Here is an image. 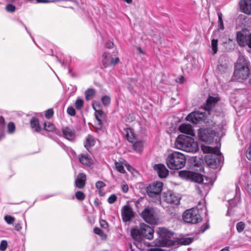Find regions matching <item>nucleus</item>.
Here are the masks:
<instances>
[{"label":"nucleus","instance_id":"obj_1","mask_svg":"<svg viewBox=\"0 0 251 251\" xmlns=\"http://www.w3.org/2000/svg\"><path fill=\"white\" fill-rule=\"evenodd\" d=\"M201 149L205 153V161L208 166L212 168H217L222 165L224 157L218 147L212 148L208 146L201 145Z\"/></svg>","mask_w":251,"mask_h":251},{"label":"nucleus","instance_id":"obj_2","mask_svg":"<svg viewBox=\"0 0 251 251\" xmlns=\"http://www.w3.org/2000/svg\"><path fill=\"white\" fill-rule=\"evenodd\" d=\"M175 145L176 149L188 152L195 153L199 149L197 142L193 138L184 135L177 137Z\"/></svg>","mask_w":251,"mask_h":251},{"label":"nucleus","instance_id":"obj_3","mask_svg":"<svg viewBox=\"0 0 251 251\" xmlns=\"http://www.w3.org/2000/svg\"><path fill=\"white\" fill-rule=\"evenodd\" d=\"M249 61L245 56L240 55L235 65L234 75L237 79H244L249 76Z\"/></svg>","mask_w":251,"mask_h":251},{"label":"nucleus","instance_id":"obj_4","mask_svg":"<svg viewBox=\"0 0 251 251\" xmlns=\"http://www.w3.org/2000/svg\"><path fill=\"white\" fill-rule=\"evenodd\" d=\"M168 167L172 170L182 168L186 164V158L183 154L178 151H174L169 154L166 159Z\"/></svg>","mask_w":251,"mask_h":251},{"label":"nucleus","instance_id":"obj_5","mask_svg":"<svg viewBox=\"0 0 251 251\" xmlns=\"http://www.w3.org/2000/svg\"><path fill=\"white\" fill-rule=\"evenodd\" d=\"M163 185L162 182L157 181L152 183L147 187V194L151 201L156 203H161L160 193Z\"/></svg>","mask_w":251,"mask_h":251},{"label":"nucleus","instance_id":"obj_6","mask_svg":"<svg viewBox=\"0 0 251 251\" xmlns=\"http://www.w3.org/2000/svg\"><path fill=\"white\" fill-rule=\"evenodd\" d=\"M157 233L159 235L158 243L160 246L170 247L175 245L174 233L164 227H159Z\"/></svg>","mask_w":251,"mask_h":251},{"label":"nucleus","instance_id":"obj_7","mask_svg":"<svg viewBox=\"0 0 251 251\" xmlns=\"http://www.w3.org/2000/svg\"><path fill=\"white\" fill-rule=\"evenodd\" d=\"M184 221L187 223L196 224L201 220L197 208H192L184 211L182 215Z\"/></svg>","mask_w":251,"mask_h":251},{"label":"nucleus","instance_id":"obj_8","mask_svg":"<svg viewBox=\"0 0 251 251\" xmlns=\"http://www.w3.org/2000/svg\"><path fill=\"white\" fill-rule=\"evenodd\" d=\"M179 175L180 177L197 183L200 184L202 187H203V178L201 174L191 171H180Z\"/></svg>","mask_w":251,"mask_h":251},{"label":"nucleus","instance_id":"obj_9","mask_svg":"<svg viewBox=\"0 0 251 251\" xmlns=\"http://www.w3.org/2000/svg\"><path fill=\"white\" fill-rule=\"evenodd\" d=\"M237 41L240 46L244 47L247 45L251 48V33L249 31L246 30L238 32L237 35Z\"/></svg>","mask_w":251,"mask_h":251},{"label":"nucleus","instance_id":"obj_10","mask_svg":"<svg viewBox=\"0 0 251 251\" xmlns=\"http://www.w3.org/2000/svg\"><path fill=\"white\" fill-rule=\"evenodd\" d=\"M141 217L147 223L154 224L156 222L155 210L153 207H147L141 213Z\"/></svg>","mask_w":251,"mask_h":251},{"label":"nucleus","instance_id":"obj_11","mask_svg":"<svg viewBox=\"0 0 251 251\" xmlns=\"http://www.w3.org/2000/svg\"><path fill=\"white\" fill-rule=\"evenodd\" d=\"M164 200L168 203L177 205L179 203L180 198L172 191H168L163 194Z\"/></svg>","mask_w":251,"mask_h":251},{"label":"nucleus","instance_id":"obj_12","mask_svg":"<svg viewBox=\"0 0 251 251\" xmlns=\"http://www.w3.org/2000/svg\"><path fill=\"white\" fill-rule=\"evenodd\" d=\"M119 61L120 59L118 57L112 58L109 53L105 52L102 55V63L105 67L113 66L118 64Z\"/></svg>","mask_w":251,"mask_h":251},{"label":"nucleus","instance_id":"obj_13","mask_svg":"<svg viewBox=\"0 0 251 251\" xmlns=\"http://www.w3.org/2000/svg\"><path fill=\"white\" fill-rule=\"evenodd\" d=\"M140 227L141 230L143 238L148 239H151L153 238V230L149 226L142 223L140 225Z\"/></svg>","mask_w":251,"mask_h":251},{"label":"nucleus","instance_id":"obj_14","mask_svg":"<svg viewBox=\"0 0 251 251\" xmlns=\"http://www.w3.org/2000/svg\"><path fill=\"white\" fill-rule=\"evenodd\" d=\"M133 211L128 205H125L122 209V216L124 222H128L133 217Z\"/></svg>","mask_w":251,"mask_h":251},{"label":"nucleus","instance_id":"obj_15","mask_svg":"<svg viewBox=\"0 0 251 251\" xmlns=\"http://www.w3.org/2000/svg\"><path fill=\"white\" fill-rule=\"evenodd\" d=\"M204 116L203 113L194 111L189 114L187 116L186 119L192 123L197 124L203 120Z\"/></svg>","mask_w":251,"mask_h":251},{"label":"nucleus","instance_id":"obj_16","mask_svg":"<svg viewBox=\"0 0 251 251\" xmlns=\"http://www.w3.org/2000/svg\"><path fill=\"white\" fill-rule=\"evenodd\" d=\"M154 169L160 178H166L169 175V171L162 164H155Z\"/></svg>","mask_w":251,"mask_h":251},{"label":"nucleus","instance_id":"obj_17","mask_svg":"<svg viewBox=\"0 0 251 251\" xmlns=\"http://www.w3.org/2000/svg\"><path fill=\"white\" fill-rule=\"evenodd\" d=\"M239 4L242 12L251 15V0H241Z\"/></svg>","mask_w":251,"mask_h":251},{"label":"nucleus","instance_id":"obj_18","mask_svg":"<svg viewBox=\"0 0 251 251\" xmlns=\"http://www.w3.org/2000/svg\"><path fill=\"white\" fill-rule=\"evenodd\" d=\"M78 159L80 162L85 166L89 167L93 163L92 159L87 153H81L79 154Z\"/></svg>","mask_w":251,"mask_h":251},{"label":"nucleus","instance_id":"obj_19","mask_svg":"<svg viewBox=\"0 0 251 251\" xmlns=\"http://www.w3.org/2000/svg\"><path fill=\"white\" fill-rule=\"evenodd\" d=\"M86 180V175L83 173H79L75 180V186L79 189L83 188L85 185Z\"/></svg>","mask_w":251,"mask_h":251},{"label":"nucleus","instance_id":"obj_20","mask_svg":"<svg viewBox=\"0 0 251 251\" xmlns=\"http://www.w3.org/2000/svg\"><path fill=\"white\" fill-rule=\"evenodd\" d=\"M179 130L180 132L188 135L193 136L195 135L192 127L190 125L182 124L179 126Z\"/></svg>","mask_w":251,"mask_h":251},{"label":"nucleus","instance_id":"obj_21","mask_svg":"<svg viewBox=\"0 0 251 251\" xmlns=\"http://www.w3.org/2000/svg\"><path fill=\"white\" fill-rule=\"evenodd\" d=\"M140 227L135 228L131 230V235L133 238L138 242L141 241L143 238Z\"/></svg>","mask_w":251,"mask_h":251},{"label":"nucleus","instance_id":"obj_22","mask_svg":"<svg viewBox=\"0 0 251 251\" xmlns=\"http://www.w3.org/2000/svg\"><path fill=\"white\" fill-rule=\"evenodd\" d=\"M62 130L64 136L68 140H71L74 136L75 130L72 127H64Z\"/></svg>","mask_w":251,"mask_h":251},{"label":"nucleus","instance_id":"obj_23","mask_svg":"<svg viewBox=\"0 0 251 251\" xmlns=\"http://www.w3.org/2000/svg\"><path fill=\"white\" fill-rule=\"evenodd\" d=\"M125 131L127 140L131 143L134 142L136 139V136L133 129L131 128H127Z\"/></svg>","mask_w":251,"mask_h":251},{"label":"nucleus","instance_id":"obj_24","mask_svg":"<svg viewBox=\"0 0 251 251\" xmlns=\"http://www.w3.org/2000/svg\"><path fill=\"white\" fill-rule=\"evenodd\" d=\"M30 126L33 131L40 132L41 130V127L39 125V122L38 119L35 117H32L30 120Z\"/></svg>","mask_w":251,"mask_h":251},{"label":"nucleus","instance_id":"obj_25","mask_svg":"<svg viewBox=\"0 0 251 251\" xmlns=\"http://www.w3.org/2000/svg\"><path fill=\"white\" fill-rule=\"evenodd\" d=\"M218 101V99L217 98L209 97L206 100V104L205 107V110L208 111L211 110Z\"/></svg>","mask_w":251,"mask_h":251},{"label":"nucleus","instance_id":"obj_26","mask_svg":"<svg viewBox=\"0 0 251 251\" xmlns=\"http://www.w3.org/2000/svg\"><path fill=\"white\" fill-rule=\"evenodd\" d=\"M95 144V140L92 136L88 135L84 143V147L88 151H90L91 147Z\"/></svg>","mask_w":251,"mask_h":251},{"label":"nucleus","instance_id":"obj_27","mask_svg":"<svg viewBox=\"0 0 251 251\" xmlns=\"http://www.w3.org/2000/svg\"><path fill=\"white\" fill-rule=\"evenodd\" d=\"M95 116L97 120L98 128H101L102 126V119L104 117V113L102 110L95 111Z\"/></svg>","mask_w":251,"mask_h":251},{"label":"nucleus","instance_id":"obj_28","mask_svg":"<svg viewBox=\"0 0 251 251\" xmlns=\"http://www.w3.org/2000/svg\"><path fill=\"white\" fill-rule=\"evenodd\" d=\"M215 134L213 133H209V136H207L205 132L203 135L200 136V139L201 141L207 143H210L213 142Z\"/></svg>","mask_w":251,"mask_h":251},{"label":"nucleus","instance_id":"obj_29","mask_svg":"<svg viewBox=\"0 0 251 251\" xmlns=\"http://www.w3.org/2000/svg\"><path fill=\"white\" fill-rule=\"evenodd\" d=\"M96 94V91L94 89L89 88L85 92V99L87 100H92Z\"/></svg>","mask_w":251,"mask_h":251},{"label":"nucleus","instance_id":"obj_30","mask_svg":"<svg viewBox=\"0 0 251 251\" xmlns=\"http://www.w3.org/2000/svg\"><path fill=\"white\" fill-rule=\"evenodd\" d=\"M133 147L136 152H140L142 151L143 144L141 141L135 142L133 145Z\"/></svg>","mask_w":251,"mask_h":251},{"label":"nucleus","instance_id":"obj_31","mask_svg":"<svg viewBox=\"0 0 251 251\" xmlns=\"http://www.w3.org/2000/svg\"><path fill=\"white\" fill-rule=\"evenodd\" d=\"M44 128L46 130L51 132L55 129V126L50 122H45L44 124Z\"/></svg>","mask_w":251,"mask_h":251},{"label":"nucleus","instance_id":"obj_32","mask_svg":"<svg viewBox=\"0 0 251 251\" xmlns=\"http://www.w3.org/2000/svg\"><path fill=\"white\" fill-rule=\"evenodd\" d=\"M115 166L116 169L119 172H120L121 173H124L125 172L124 167L122 162H119L115 161Z\"/></svg>","mask_w":251,"mask_h":251},{"label":"nucleus","instance_id":"obj_33","mask_svg":"<svg viewBox=\"0 0 251 251\" xmlns=\"http://www.w3.org/2000/svg\"><path fill=\"white\" fill-rule=\"evenodd\" d=\"M211 47L213 50V54L217 53L218 50V40L213 39L211 41Z\"/></svg>","mask_w":251,"mask_h":251},{"label":"nucleus","instance_id":"obj_34","mask_svg":"<svg viewBox=\"0 0 251 251\" xmlns=\"http://www.w3.org/2000/svg\"><path fill=\"white\" fill-rule=\"evenodd\" d=\"M192 242V240L190 237H186L184 238H181L179 240V243L181 245H188L191 244Z\"/></svg>","mask_w":251,"mask_h":251},{"label":"nucleus","instance_id":"obj_35","mask_svg":"<svg viewBox=\"0 0 251 251\" xmlns=\"http://www.w3.org/2000/svg\"><path fill=\"white\" fill-rule=\"evenodd\" d=\"M75 196L77 200L82 201L84 200L85 198V194L80 191H77L75 192Z\"/></svg>","mask_w":251,"mask_h":251},{"label":"nucleus","instance_id":"obj_36","mask_svg":"<svg viewBox=\"0 0 251 251\" xmlns=\"http://www.w3.org/2000/svg\"><path fill=\"white\" fill-rule=\"evenodd\" d=\"M84 104V101L81 99H77L75 102V108L79 110L83 107Z\"/></svg>","mask_w":251,"mask_h":251},{"label":"nucleus","instance_id":"obj_37","mask_svg":"<svg viewBox=\"0 0 251 251\" xmlns=\"http://www.w3.org/2000/svg\"><path fill=\"white\" fill-rule=\"evenodd\" d=\"M101 101L104 106H107L110 103V98L107 96H104L101 98Z\"/></svg>","mask_w":251,"mask_h":251},{"label":"nucleus","instance_id":"obj_38","mask_svg":"<svg viewBox=\"0 0 251 251\" xmlns=\"http://www.w3.org/2000/svg\"><path fill=\"white\" fill-rule=\"evenodd\" d=\"M245 224L242 222H239L236 225V229L239 232H242L245 228Z\"/></svg>","mask_w":251,"mask_h":251},{"label":"nucleus","instance_id":"obj_39","mask_svg":"<svg viewBox=\"0 0 251 251\" xmlns=\"http://www.w3.org/2000/svg\"><path fill=\"white\" fill-rule=\"evenodd\" d=\"M5 10L8 12L13 13L15 11L16 7L14 5L9 3L5 6Z\"/></svg>","mask_w":251,"mask_h":251},{"label":"nucleus","instance_id":"obj_40","mask_svg":"<svg viewBox=\"0 0 251 251\" xmlns=\"http://www.w3.org/2000/svg\"><path fill=\"white\" fill-rule=\"evenodd\" d=\"M94 232L95 234L99 235L102 237L106 236L104 232L99 227H95L94 228Z\"/></svg>","mask_w":251,"mask_h":251},{"label":"nucleus","instance_id":"obj_41","mask_svg":"<svg viewBox=\"0 0 251 251\" xmlns=\"http://www.w3.org/2000/svg\"><path fill=\"white\" fill-rule=\"evenodd\" d=\"M92 107L95 110V112L102 110L101 109L100 104L98 102H93L92 103Z\"/></svg>","mask_w":251,"mask_h":251},{"label":"nucleus","instance_id":"obj_42","mask_svg":"<svg viewBox=\"0 0 251 251\" xmlns=\"http://www.w3.org/2000/svg\"><path fill=\"white\" fill-rule=\"evenodd\" d=\"M4 220L7 224H12L15 221V218L9 215H6L4 217Z\"/></svg>","mask_w":251,"mask_h":251},{"label":"nucleus","instance_id":"obj_43","mask_svg":"<svg viewBox=\"0 0 251 251\" xmlns=\"http://www.w3.org/2000/svg\"><path fill=\"white\" fill-rule=\"evenodd\" d=\"M15 129V126L13 123L10 122L8 125V132L9 133H13Z\"/></svg>","mask_w":251,"mask_h":251},{"label":"nucleus","instance_id":"obj_44","mask_svg":"<svg viewBox=\"0 0 251 251\" xmlns=\"http://www.w3.org/2000/svg\"><path fill=\"white\" fill-rule=\"evenodd\" d=\"M67 113L71 116H74L75 115V110L72 106H69L67 110Z\"/></svg>","mask_w":251,"mask_h":251},{"label":"nucleus","instance_id":"obj_45","mask_svg":"<svg viewBox=\"0 0 251 251\" xmlns=\"http://www.w3.org/2000/svg\"><path fill=\"white\" fill-rule=\"evenodd\" d=\"M53 115V111L52 109H49L45 112V117L47 119H50Z\"/></svg>","mask_w":251,"mask_h":251},{"label":"nucleus","instance_id":"obj_46","mask_svg":"<svg viewBox=\"0 0 251 251\" xmlns=\"http://www.w3.org/2000/svg\"><path fill=\"white\" fill-rule=\"evenodd\" d=\"M117 199V197L115 194H112L108 198L107 201L108 203L112 204L116 201Z\"/></svg>","mask_w":251,"mask_h":251},{"label":"nucleus","instance_id":"obj_47","mask_svg":"<svg viewBox=\"0 0 251 251\" xmlns=\"http://www.w3.org/2000/svg\"><path fill=\"white\" fill-rule=\"evenodd\" d=\"M7 247V243L5 240H2L0 244V250L4 251Z\"/></svg>","mask_w":251,"mask_h":251},{"label":"nucleus","instance_id":"obj_48","mask_svg":"<svg viewBox=\"0 0 251 251\" xmlns=\"http://www.w3.org/2000/svg\"><path fill=\"white\" fill-rule=\"evenodd\" d=\"M105 185V183L101 181H98L96 183V187L97 188L100 189Z\"/></svg>","mask_w":251,"mask_h":251},{"label":"nucleus","instance_id":"obj_49","mask_svg":"<svg viewBox=\"0 0 251 251\" xmlns=\"http://www.w3.org/2000/svg\"><path fill=\"white\" fill-rule=\"evenodd\" d=\"M246 156L249 160H251V145L249 147L246 151Z\"/></svg>","mask_w":251,"mask_h":251},{"label":"nucleus","instance_id":"obj_50","mask_svg":"<svg viewBox=\"0 0 251 251\" xmlns=\"http://www.w3.org/2000/svg\"><path fill=\"white\" fill-rule=\"evenodd\" d=\"M122 190L124 193L127 192L128 190V187L126 184H124L122 185Z\"/></svg>","mask_w":251,"mask_h":251},{"label":"nucleus","instance_id":"obj_51","mask_svg":"<svg viewBox=\"0 0 251 251\" xmlns=\"http://www.w3.org/2000/svg\"><path fill=\"white\" fill-rule=\"evenodd\" d=\"M37 2L38 3H48L50 2H55L57 1V0H36Z\"/></svg>","mask_w":251,"mask_h":251},{"label":"nucleus","instance_id":"obj_52","mask_svg":"<svg viewBox=\"0 0 251 251\" xmlns=\"http://www.w3.org/2000/svg\"><path fill=\"white\" fill-rule=\"evenodd\" d=\"M20 23L21 24V25H22L23 26V27L25 29V30H26V31L27 32V33L29 34L30 36L31 37V38H32V40L34 42V38L32 36L31 34H30V33L29 32V31L28 30L26 26H25V25L24 24V23L21 22V21H20Z\"/></svg>","mask_w":251,"mask_h":251},{"label":"nucleus","instance_id":"obj_53","mask_svg":"<svg viewBox=\"0 0 251 251\" xmlns=\"http://www.w3.org/2000/svg\"><path fill=\"white\" fill-rule=\"evenodd\" d=\"M113 43L111 42H107L105 44V47L107 48L111 49L113 47Z\"/></svg>","mask_w":251,"mask_h":251},{"label":"nucleus","instance_id":"obj_54","mask_svg":"<svg viewBox=\"0 0 251 251\" xmlns=\"http://www.w3.org/2000/svg\"><path fill=\"white\" fill-rule=\"evenodd\" d=\"M196 189L197 190L198 193L200 195H201L202 194V190H201V186H200L199 185H196Z\"/></svg>","mask_w":251,"mask_h":251},{"label":"nucleus","instance_id":"obj_55","mask_svg":"<svg viewBox=\"0 0 251 251\" xmlns=\"http://www.w3.org/2000/svg\"><path fill=\"white\" fill-rule=\"evenodd\" d=\"M100 225L104 228H106L108 226V224L105 221H102L100 222Z\"/></svg>","mask_w":251,"mask_h":251},{"label":"nucleus","instance_id":"obj_56","mask_svg":"<svg viewBox=\"0 0 251 251\" xmlns=\"http://www.w3.org/2000/svg\"><path fill=\"white\" fill-rule=\"evenodd\" d=\"M218 26L219 29L223 30L224 29L223 22H218Z\"/></svg>","mask_w":251,"mask_h":251},{"label":"nucleus","instance_id":"obj_57","mask_svg":"<svg viewBox=\"0 0 251 251\" xmlns=\"http://www.w3.org/2000/svg\"><path fill=\"white\" fill-rule=\"evenodd\" d=\"M184 77L181 76V77H179L176 81L179 83H182L184 82Z\"/></svg>","mask_w":251,"mask_h":251},{"label":"nucleus","instance_id":"obj_58","mask_svg":"<svg viewBox=\"0 0 251 251\" xmlns=\"http://www.w3.org/2000/svg\"><path fill=\"white\" fill-rule=\"evenodd\" d=\"M218 22H223V19H222V13H219L218 14Z\"/></svg>","mask_w":251,"mask_h":251},{"label":"nucleus","instance_id":"obj_59","mask_svg":"<svg viewBox=\"0 0 251 251\" xmlns=\"http://www.w3.org/2000/svg\"><path fill=\"white\" fill-rule=\"evenodd\" d=\"M247 190L250 194H251V183L247 185Z\"/></svg>","mask_w":251,"mask_h":251},{"label":"nucleus","instance_id":"obj_60","mask_svg":"<svg viewBox=\"0 0 251 251\" xmlns=\"http://www.w3.org/2000/svg\"><path fill=\"white\" fill-rule=\"evenodd\" d=\"M4 124V119L1 117L0 116V125L3 126Z\"/></svg>","mask_w":251,"mask_h":251},{"label":"nucleus","instance_id":"obj_61","mask_svg":"<svg viewBox=\"0 0 251 251\" xmlns=\"http://www.w3.org/2000/svg\"><path fill=\"white\" fill-rule=\"evenodd\" d=\"M149 251H164L163 250L158 248L151 249Z\"/></svg>","mask_w":251,"mask_h":251},{"label":"nucleus","instance_id":"obj_62","mask_svg":"<svg viewBox=\"0 0 251 251\" xmlns=\"http://www.w3.org/2000/svg\"><path fill=\"white\" fill-rule=\"evenodd\" d=\"M209 228V226L206 225V226L202 230L201 232H204L207 229Z\"/></svg>","mask_w":251,"mask_h":251},{"label":"nucleus","instance_id":"obj_63","mask_svg":"<svg viewBox=\"0 0 251 251\" xmlns=\"http://www.w3.org/2000/svg\"><path fill=\"white\" fill-rule=\"evenodd\" d=\"M240 192V189L238 186H236V193L237 194L238 192Z\"/></svg>","mask_w":251,"mask_h":251},{"label":"nucleus","instance_id":"obj_64","mask_svg":"<svg viewBox=\"0 0 251 251\" xmlns=\"http://www.w3.org/2000/svg\"><path fill=\"white\" fill-rule=\"evenodd\" d=\"M221 251H229V248L226 247V248L221 250Z\"/></svg>","mask_w":251,"mask_h":251}]
</instances>
